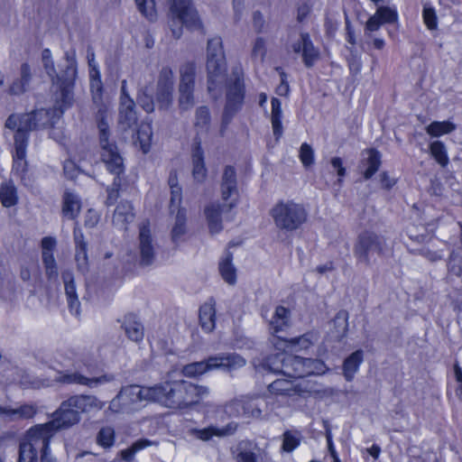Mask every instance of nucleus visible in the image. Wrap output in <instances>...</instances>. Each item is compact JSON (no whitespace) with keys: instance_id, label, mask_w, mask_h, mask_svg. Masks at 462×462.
Wrapping results in <instances>:
<instances>
[{"instance_id":"nucleus-5","label":"nucleus","mask_w":462,"mask_h":462,"mask_svg":"<svg viewBox=\"0 0 462 462\" xmlns=\"http://www.w3.org/2000/svg\"><path fill=\"white\" fill-rule=\"evenodd\" d=\"M245 359L237 354H219L215 356L209 357L207 360V362H197L187 365L182 367L181 371L174 369L169 374V379L163 383L159 384L158 386L164 387L169 385V387H171L173 384L177 383H181L183 384L192 385L199 390H203V393L199 395V398L197 402L179 408L184 409L190 405L198 403L204 396L208 394V389L179 379V376H180L181 374L188 377L198 376L213 369L236 370L243 367L245 365Z\"/></svg>"},{"instance_id":"nucleus-24","label":"nucleus","mask_w":462,"mask_h":462,"mask_svg":"<svg viewBox=\"0 0 462 462\" xmlns=\"http://www.w3.org/2000/svg\"><path fill=\"white\" fill-rule=\"evenodd\" d=\"M290 325V311L282 306L276 308L275 312L270 321V328L273 334V343L278 341L277 336L286 331Z\"/></svg>"},{"instance_id":"nucleus-36","label":"nucleus","mask_w":462,"mask_h":462,"mask_svg":"<svg viewBox=\"0 0 462 462\" xmlns=\"http://www.w3.org/2000/svg\"><path fill=\"white\" fill-rule=\"evenodd\" d=\"M171 212L174 213L176 211L175 222L171 231L172 239L175 242H178L181 239L183 235L186 233V211L184 208H180L179 207H174L173 210L171 208Z\"/></svg>"},{"instance_id":"nucleus-41","label":"nucleus","mask_w":462,"mask_h":462,"mask_svg":"<svg viewBox=\"0 0 462 462\" xmlns=\"http://www.w3.org/2000/svg\"><path fill=\"white\" fill-rule=\"evenodd\" d=\"M90 78V90L92 94L93 102L97 105L102 103L103 84L101 81L99 70H93Z\"/></svg>"},{"instance_id":"nucleus-51","label":"nucleus","mask_w":462,"mask_h":462,"mask_svg":"<svg viewBox=\"0 0 462 462\" xmlns=\"http://www.w3.org/2000/svg\"><path fill=\"white\" fill-rule=\"evenodd\" d=\"M266 51V42L263 38H257L253 45V57L262 60Z\"/></svg>"},{"instance_id":"nucleus-17","label":"nucleus","mask_w":462,"mask_h":462,"mask_svg":"<svg viewBox=\"0 0 462 462\" xmlns=\"http://www.w3.org/2000/svg\"><path fill=\"white\" fill-rule=\"evenodd\" d=\"M172 79L171 69H164L162 70L156 92V100L162 108L167 107L171 102Z\"/></svg>"},{"instance_id":"nucleus-8","label":"nucleus","mask_w":462,"mask_h":462,"mask_svg":"<svg viewBox=\"0 0 462 462\" xmlns=\"http://www.w3.org/2000/svg\"><path fill=\"white\" fill-rule=\"evenodd\" d=\"M171 14V31L175 37L181 34L180 27L197 29L200 27L197 12L193 9L189 0H170Z\"/></svg>"},{"instance_id":"nucleus-54","label":"nucleus","mask_w":462,"mask_h":462,"mask_svg":"<svg viewBox=\"0 0 462 462\" xmlns=\"http://www.w3.org/2000/svg\"><path fill=\"white\" fill-rule=\"evenodd\" d=\"M209 120V113L208 108L199 107L196 114V125L200 127L207 125Z\"/></svg>"},{"instance_id":"nucleus-62","label":"nucleus","mask_w":462,"mask_h":462,"mask_svg":"<svg viewBox=\"0 0 462 462\" xmlns=\"http://www.w3.org/2000/svg\"><path fill=\"white\" fill-rule=\"evenodd\" d=\"M327 440H328V450H329L331 456L333 457V458L335 459V462H339L335 446L333 444L331 436L329 434L327 436Z\"/></svg>"},{"instance_id":"nucleus-49","label":"nucleus","mask_w":462,"mask_h":462,"mask_svg":"<svg viewBox=\"0 0 462 462\" xmlns=\"http://www.w3.org/2000/svg\"><path fill=\"white\" fill-rule=\"evenodd\" d=\"M299 158L305 168H309L314 164V151L310 144L304 143L300 145Z\"/></svg>"},{"instance_id":"nucleus-9","label":"nucleus","mask_w":462,"mask_h":462,"mask_svg":"<svg viewBox=\"0 0 462 462\" xmlns=\"http://www.w3.org/2000/svg\"><path fill=\"white\" fill-rule=\"evenodd\" d=\"M107 124L103 120L99 123L100 144L102 148V159L107 169L116 174L123 171V159L117 152V148L107 141Z\"/></svg>"},{"instance_id":"nucleus-11","label":"nucleus","mask_w":462,"mask_h":462,"mask_svg":"<svg viewBox=\"0 0 462 462\" xmlns=\"http://www.w3.org/2000/svg\"><path fill=\"white\" fill-rule=\"evenodd\" d=\"M278 341L274 343V346L284 352H301L307 351L315 346L319 339L318 333L308 332L299 337H283L277 336Z\"/></svg>"},{"instance_id":"nucleus-34","label":"nucleus","mask_w":462,"mask_h":462,"mask_svg":"<svg viewBox=\"0 0 462 462\" xmlns=\"http://www.w3.org/2000/svg\"><path fill=\"white\" fill-rule=\"evenodd\" d=\"M152 131L149 123H143L140 125L137 133L135 144L139 146L143 153H147L152 146Z\"/></svg>"},{"instance_id":"nucleus-6","label":"nucleus","mask_w":462,"mask_h":462,"mask_svg":"<svg viewBox=\"0 0 462 462\" xmlns=\"http://www.w3.org/2000/svg\"><path fill=\"white\" fill-rule=\"evenodd\" d=\"M269 214L277 228L289 232L300 228L308 220L305 207L292 199L277 201Z\"/></svg>"},{"instance_id":"nucleus-2","label":"nucleus","mask_w":462,"mask_h":462,"mask_svg":"<svg viewBox=\"0 0 462 462\" xmlns=\"http://www.w3.org/2000/svg\"><path fill=\"white\" fill-rule=\"evenodd\" d=\"M104 403L95 396H73L63 402L51 420L29 429L20 442L18 462H55L50 440L61 429L77 424L81 413L100 411Z\"/></svg>"},{"instance_id":"nucleus-55","label":"nucleus","mask_w":462,"mask_h":462,"mask_svg":"<svg viewBox=\"0 0 462 462\" xmlns=\"http://www.w3.org/2000/svg\"><path fill=\"white\" fill-rule=\"evenodd\" d=\"M379 178L381 185L384 189H391L396 183V179L387 172H382Z\"/></svg>"},{"instance_id":"nucleus-23","label":"nucleus","mask_w":462,"mask_h":462,"mask_svg":"<svg viewBox=\"0 0 462 462\" xmlns=\"http://www.w3.org/2000/svg\"><path fill=\"white\" fill-rule=\"evenodd\" d=\"M218 273L222 280L228 285L234 286L237 282V269L233 263V255L226 252L218 262Z\"/></svg>"},{"instance_id":"nucleus-47","label":"nucleus","mask_w":462,"mask_h":462,"mask_svg":"<svg viewBox=\"0 0 462 462\" xmlns=\"http://www.w3.org/2000/svg\"><path fill=\"white\" fill-rule=\"evenodd\" d=\"M169 185L171 191V208L173 209L174 207H179L181 202V189L178 185L176 174L171 173L169 178Z\"/></svg>"},{"instance_id":"nucleus-1","label":"nucleus","mask_w":462,"mask_h":462,"mask_svg":"<svg viewBox=\"0 0 462 462\" xmlns=\"http://www.w3.org/2000/svg\"><path fill=\"white\" fill-rule=\"evenodd\" d=\"M42 60L43 67L52 80L53 85L60 90V100L57 99V105L51 112L41 109L31 114H13L6 122L5 127L14 132V151L13 153V171L22 180L27 171L26 146L28 140V132L32 129H38L50 124L53 130L51 133L52 138L60 140V133L62 124L60 122V116L65 108L71 105L72 95L71 88L77 76V63L73 54H67L64 63L59 66V72L54 68L52 55L50 50L45 49L42 52Z\"/></svg>"},{"instance_id":"nucleus-3","label":"nucleus","mask_w":462,"mask_h":462,"mask_svg":"<svg viewBox=\"0 0 462 462\" xmlns=\"http://www.w3.org/2000/svg\"><path fill=\"white\" fill-rule=\"evenodd\" d=\"M202 393L203 390L181 383L171 387L131 385L122 389L111 401L109 410L114 413L131 412L137 410L143 401L156 402L168 408H180L197 402Z\"/></svg>"},{"instance_id":"nucleus-45","label":"nucleus","mask_w":462,"mask_h":462,"mask_svg":"<svg viewBox=\"0 0 462 462\" xmlns=\"http://www.w3.org/2000/svg\"><path fill=\"white\" fill-rule=\"evenodd\" d=\"M300 439V434L298 431H285L282 438V450L285 452L293 451L299 447Z\"/></svg>"},{"instance_id":"nucleus-18","label":"nucleus","mask_w":462,"mask_h":462,"mask_svg":"<svg viewBox=\"0 0 462 462\" xmlns=\"http://www.w3.org/2000/svg\"><path fill=\"white\" fill-rule=\"evenodd\" d=\"M228 211L226 208H224L218 203H211L205 207L204 215L210 234L217 235L222 231V213Z\"/></svg>"},{"instance_id":"nucleus-4","label":"nucleus","mask_w":462,"mask_h":462,"mask_svg":"<svg viewBox=\"0 0 462 462\" xmlns=\"http://www.w3.org/2000/svg\"><path fill=\"white\" fill-rule=\"evenodd\" d=\"M266 365L270 371L281 374L280 378L269 384L270 393L288 396L313 393L314 384L299 379L323 374L328 370L327 365L319 359H305L286 353L270 358Z\"/></svg>"},{"instance_id":"nucleus-58","label":"nucleus","mask_w":462,"mask_h":462,"mask_svg":"<svg viewBox=\"0 0 462 462\" xmlns=\"http://www.w3.org/2000/svg\"><path fill=\"white\" fill-rule=\"evenodd\" d=\"M372 241L370 236H363L360 238L358 245H356V251L361 253H365L368 249V245Z\"/></svg>"},{"instance_id":"nucleus-59","label":"nucleus","mask_w":462,"mask_h":462,"mask_svg":"<svg viewBox=\"0 0 462 462\" xmlns=\"http://www.w3.org/2000/svg\"><path fill=\"white\" fill-rule=\"evenodd\" d=\"M152 443L150 441V440H147V439H140V440H137L136 442H134L133 445H132V448L134 450V452H138L149 446H151Z\"/></svg>"},{"instance_id":"nucleus-56","label":"nucleus","mask_w":462,"mask_h":462,"mask_svg":"<svg viewBox=\"0 0 462 462\" xmlns=\"http://www.w3.org/2000/svg\"><path fill=\"white\" fill-rule=\"evenodd\" d=\"M99 221V214L93 209H89L85 217V225L87 226L92 227L96 226Z\"/></svg>"},{"instance_id":"nucleus-20","label":"nucleus","mask_w":462,"mask_h":462,"mask_svg":"<svg viewBox=\"0 0 462 462\" xmlns=\"http://www.w3.org/2000/svg\"><path fill=\"white\" fill-rule=\"evenodd\" d=\"M154 247L151 236L150 227L143 225L140 228L139 235V255L140 263L143 265H149L154 259Z\"/></svg>"},{"instance_id":"nucleus-28","label":"nucleus","mask_w":462,"mask_h":462,"mask_svg":"<svg viewBox=\"0 0 462 462\" xmlns=\"http://www.w3.org/2000/svg\"><path fill=\"white\" fill-rule=\"evenodd\" d=\"M236 426L233 423H229L225 427L209 426L201 430H193V435L203 441L209 440L214 437H225L233 433L236 430Z\"/></svg>"},{"instance_id":"nucleus-25","label":"nucleus","mask_w":462,"mask_h":462,"mask_svg":"<svg viewBox=\"0 0 462 462\" xmlns=\"http://www.w3.org/2000/svg\"><path fill=\"white\" fill-rule=\"evenodd\" d=\"M381 164V155L374 149H367L362 152L361 170L365 179L371 178Z\"/></svg>"},{"instance_id":"nucleus-22","label":"nucleus","mask_w":462,"mask_h":462,"mask_svg":"<svg viewBox=\"0 0 462 462\" xmlns=\"http://www.w3.org/2000/svg\"><path fill=\"white\" fill-rule=\"evenodd\" d=\"M56 245V239L51 236H45L42 240V261L49 277L57 275V265L53 255Z\"/></svg>"},{"instance_id":"nucleus-43","label":"nucleus","mask_w":462,"mask_h":462,"mask_svg":"<svg viewBox=\"0 0 462 462\" xmlns=\"http://www.w3.org/2000/svg\"><path fill=\"white\" fill-rule=\"evenodd\" d=\"M430 151L432 157L439 163L441 166H446L448 163V157L447 153L446 147L443 143L439 141L432 142L430 144Z\"/></svg>"},{"instance_id":"nucleus-7","label":"nucleus","mask_w":462,"mask_h":462,"mask_svg":"<svg viewBox=\"0 0 462 462\" xmlns=\"http://www.w3.org/2000/svg\"><path fill=\"white\" fill-rule=\"evenodd\" d=\"M207 70L208 90L226 82V62L220 38H213L208 43Z\"/></svg>"},{"instance_id":"nucleus-32","label":"nucleus","mask_w":462,"mask_h":462,"mask_svg":"<svg viewBox=\"0 0 462 462\" xmlns=\"http://www.w3.org/2000/svg\"><path fill=\"white\" fill-rule=\"evenodd\" d=\"M37 409L34 405L25 404L15 409L0 408V417L15 419H29L34 416Z\"/></svg>"},{"instance_id":"nucleus-29","label":"nucleus","mask_w":462,"mask_h":462,"mask_svg":"<svg viewBox=\"0 0 462 462\" xmlns=\"http://www.w3.org/2000/svg\"><path fill=\"white\" fill-rule=\"evenodd\" d=\"M364 360V351L356 350L348 356L343 363V375L346 381H352Z\"/></svg>"},{"instance_id":"nucleus-37","label":"nucleus","mask_w":462,"mask_h":462,"mask_svg":"<svg viewBox=\"0 0 462 462\" xmlns=\"http://www.w3.org/2000/svg\"><path fill=\"white\" fill-rule=\"evenodd\" d=\"M74 240L76 244V261L79 268L84 271L88 265V255L86 244L83 241V236L79 229H74Z\"/></svg>"},{"instance_id":"nucleus-60","label":"nucleus","mask_w":462,"mask_h":462,"mask_svg":"<svg viewBox=\"0 0 462 462\" xmlns=\"http://www.w3.org/2000/svg\"><path fill=\"white\" fill-rule=\"evenodd\" d=\"M253 346L254 343L248 338L240 339L235 343V346L239 349H251Z\"/></svg>"},{"instance_id":"nucleus-42","label":"nucleus","mask_w":462,"mask_h":462,"mask_svg":"<svg viewBox=\"0 0 462 462\" xmlns=\"http://www.w3.org/2000/svg\"><path fill=\"white\" fill-rule=\"evenodd\" d=\"M79 164H77L76 158L68 159L64 162L63 170L65 175L69 179L77 178L81 171H85V160H79Z\"/></svg>"},{"instance_id":"nucleus-39","label":"nucleus","mask_w":462,"mask_h":462,"mask_svg":"<svg viewBox=\"0 0 462 462\" xmlns=\"http://www.w3.org/2000/svg\"><path fill=\"white\" fill-rule=\"evenodd\" d=\"M124 328L126 336L129 339L138 342L143 338V325L135 320L132 316L126 317L124 322Z\"/></svg>"},{"instance_id":"nucleus-27","label":"nucleus","mask_w":462,"mask_h":462,"mask_svg":"<svg viewBox=\"0 0 462 462\" xmlns=\"http://www.w3.org/2000/svg\"><path fill=\"white\" fill-rule=\"evenodd\" d=\"M81 210V200L73 191L67 190L63 195L62 216L68 219H75Z\"/></svg>"},{"instance_id":"nucleus-40","label":"nucleus","mask_w":462,"mask_h":462,"mask_svg":"<svg viewBox=\"0 0 462 462\" xmlns=\"http://www.w3.org/2000/svg\"><path fill=\"white\" fill-rule=\"evenodd\" d=\"M281 102L277 98L272 99V125L273 134L276 139H279L282 134V107Z\"/></svg>"},{"instance_id":"nucleus-13","label":"nucleus","mask_w":462,"mask_h":462,"mask_svg":"<svg viewBox=\"0 0 462 462\" xmlns=\"http://www.w3.org/2000/svg\"><path fill=\"white\" fill-rule=\"evenodd\" d=\"M348 315L346 311H339L334 319L329 323L328 339L323 342L321 346H317V356L322 357L328 353V347L330 346V341H340L344 338L348 328Z\"/></svg>"},{"instance_id":"nucleus-52","label":"nucleus","mask_w":462,"mask_h":462,"mask_svg":"<svg viewBox=\"0 0 462 462\" xmlns=\"http://www.w3.org/2000/svg\"><path fill=\"white\" fill-rule=\"evenodd\" d=\"M330 164L338 176V182H341L342 178H344L346 175V169L343 166V160L339 157H333L330 160Z\"/></svg>"},{"instance_id":"nucleus-16","label":"nucleus","mask_w":462,"mask_h":462,"mask_svg":"<svg viewBox=\"0 0 462 462\" xmlns=\"http://www.w3.org/2000/svg\"><path fill=\"white\" fill-rule=\"evenodd\" d=\"M126 82L122 83V96L120 102L119 126L126 131L136 122V115L134 110V103L125 92Z\"/></svg>"},{"instance_id":"nucleus-48","label":"nucleus","mask_w":462,"mask_h":462,"mask_svg":"<svg viewBox=\"0 0 462 462\" xmlns=\"http://www.w3.org/2000/svg\"><path fill=\"white\" fill-rule=\"evenodd\" d=\"M138 10L147 19L152 21L156 18L157 13L153 0H135Z\"/></svg>"},{"instance_id":"nucleus-53","label":"nucleus","mask_w":462,"mask_h":462,"mask_svg":"<svg viewBox=\"0 0 462 462\" xmlns=\"http://www.w3.org/2000/svg\"><path fill=\"white\" fill-rule=\"evenodd\" d=\"M236 462H256L254 454L246 449L239 447V452L236 456Z\"/></svg>"},{"instance_id":"nucleus-21","label":"nucleus","mask_w":462,"mask_h":462,"mask_svg":"<svg viewBox=\"0 0 462 462\" xmlns=\"http://www.w3.org/2000/svg\"><path fill=\"white\" fill-rule=\"evenodd\" d=\"M292 51L295 53H301L306 66H311L319 57L318 51L314 48L308 34H301L300 38L292 43Z\"/></svg>"},{"instance_id":"nucleus-26","label":"nucleus","mask_w":462,"mask_h":462,"mask_svg":"<svg viewBox=\"0 0 462 462\" xmlns=\"http://www.w3.org/2000/svg\"><path fill=\"white\" fill-rule=\"evenodd\" d=\"M199 319L201 328L205 332H211L216 327V307L213 300L203 303L199 310Z\"/></svg>"},{"instance_id":"nucleus-15","label":"nucleus","mask_w":462,"mask_h":462,"mask_svg":"<svg viewBox=\"0 0 462 462\" xmlns=\"http://www.w3.org/2000/svg\"><path fill=\"white\" fill-rule=\"evenodd\" d=\"M193 78L194 67L191 64L184 66L180 70V106L188 109L193 105Z\"/></svg>"},{"instance_id":"nucleus-12","label":"nucleus","mask_w":462,"mask_h":462,"mask_svg":"<svg viewBox=\"0 0 462 462\" xmlns=\"http://www.w3.org/2000/svg\"><path fill=\"white\" fill-rule=\"evenodd\" d=\"M221 197L224 201L222 206L228 210H232L239 203L240 193L236 184V171L232 167L225 169L221 184Z\"/></svg>"},{"instance_id":"nucleus-31","label":"nucleus","mask_w":462,"mask_h":462,"mask_svg":"<svg viewBox=\"0 0 462 462\" xmlns=\"http://www.w3.org/2000/svg\"><path fill=\"white\" fill-rule=\"evenodd\" d=\"M192 176L196 182L202 183L207 177V169L203 160V152L199 146L192 152Z\"/></svg>"},{"instance_id":"nucleus-38","label":"nucleus","mask_w":462,"mask_h":462,"mask_svg":"<svg viewBox=\"0 0 462 462\" xmlns=\"http://www.w3.org/2000/svg\"><path fill=\"white\" fill-rule=\"evenodd\" d=\"M456 130V125L450 121H434L426 127V132L432 137H439Z\"/></svg>"},{"instance_id":"nucleus-14","label":"nucleus","mask_w":462,"mask_h":462,"mask_svg":"<svg viewBox=\"0 0 462 462\" xmlns=\"http://www.w3.org/2000/svg\"><path fill=\"white\" fill-rule=\"evenodd\" d=\"M112 381L113 377L110 375L88 378L77 373L63 374L61 372H57L51 380H48L47 382L42 383L41 385L50 386L51 385L52 382H62L69 383H79L88 385L89 387H96L101 384L111 383ZM38 386H40V384Z\"/></svg>"},{"instance_id":"nucleus-33","label":"nucleus","mask_w":462,"mask_h":462,"mask_svg":"<svg viewBox=\"0 0 462 462\" xmlns=\"http://www.w3.org/2000/svg\"><path fill=\"white\" fill-rule=\"evenodd\" d=\"M134 218L133 207L128 202H122L116 207L114 214L113 222L119 227H124L126 224L132 222Z\"/></svg>"},{"instance_id":"nucleus-61","label":"nucleus","mask_w":462,"mask_h":462,"mask_svg":"<svg viewBox=\"0 0 462 462\" xmlns=\"http://www.w3.org/2000/svg\"><path fill=\"white\" fill-rule=\"evenodd\" d=\"M134 454H135V452L132 448V447L121 451L122 459L126 462L132 461Z\"/></svg>"},{"instance_id":"nucleus-19","label":"nucleus","mask_w":462,"mask_h":462,"mask_svg":"<svg viewBox=\"0 0 462 462\" xmlns=\"http://www.w3.org/2000/svg\"><path fill=\"white\" fill-rule=\"evenodd\" d=\"M244 98L243 84L239 78H236L234 85L227 92V100L224 112V121H227L241 106Z\"/></svg>"},{"instance_id":"nucleus-35","label":"nucleus","mask_w":462,"mask_h":462,"mask_svg":"<svg viewBox=\"0 0 462 462\" xmlns=\"http://www.w3.org/2000/svg\"><path fill=\"white\" fill-rule=\"evenodd\" d=\"M63 280L65 283V292L68 298L69 307L70 311L78 315L79 313V301L78 300V295L76 292V286L69 273H66L63 275Z\"/></svg>"},{"instance_id":"nucleus-44","label":"nucleus","mask_w":462,"mask_h":462,"mask_svg":"<svg viewBox=\"0 0 462 462\" xmlns=\"http://www.w3.org/2000/svg\"><path fill=\"white\" fill-rule=\"evenodd\" d=\"M97 442L104 448H111L115 442V430L110 426L101 428L97 436Z\"/></svg>"},{"instance_id":"nucleus-50","label":"nucleus","mask_w":462,"mask_h":462,"mask_svg":"<svg viewBox=\"0 0 462 462\" xmlns=\"http://www.w3.org/2000/svg\"><path fill=\"white\" fill-rule=\"evenodd\" d=\"M422 18L426 27L429 30H435L438 27L436 12L432 7L424 6Z\"/></svg>"},{"instance_id":"nucleus-30","label":"nucleus","mask_w":462,"mask_h":462,"mask_svg":"<svg viewBox=\"0 0 462 462\" xmlns=\"http://www.w3.org/2000/svg\"><path fill=\"white\" fill-rule=\"evenodd\" d=\"M19 200L15 185L11 180L0 184V202L4 208L14 207Z\"/></svg>"},{"instance_id":"nucleus-46","label":"nucleus","mask_w":462,"mask_h":462,"mask_svg":"<svg viewBox=\"0 0 462 462\" xmlns=\"http://www.w3.org/2000/svg\"><path fill=\"white\" fill-rule=\"evenodd\" d=\"M153 88L147 87L142 89L138 96L140 106L147 112L151 113L154 110V101L152 98Z\"/></svg>"},{"instance_id":"nucleus-57","label":"nucleus","mask_w":462,"mask_h":462,"mask_svg":"<svg viewBox=\"0 0 462 462\" xmlns=\"http://www.w3.org/2000/svg\"><path fill=\"white\" fill-rule=\"evenodd\" d=\"M454 373L456 380L458 383L456 394L459 399H462V369L458 365H455Z\"/></svg>"},{"instance_id":"nucleus-64","label":"nucleus","mask_w":462,"mask_h":462,"mask_svg":"<svg viewBox=\"0 0 462 462\" xmlns=\"http://www.w3.org/2000/svg\"><path fill=\"white\" fill-rule=\"evenodd\" d=\"M372 43L376 50H383L385 46V41L381 37H374Z\"/></svg>"},{"instance_id":"nucleus-63","label":"nucleus","mask_w":462,"mask_h":462,"mask_svg":"<svg viewBox=\"0 0 462 462\" xmlns=\"http://www.w3.org/2000/svg\"><path fill=\"white\" fill-rule=\"evenodd\" d=\"M24 89V85L23 83H14L10 88H9V93L11 94H19L21 92H23Z\"/></svg>"},{"instance_id":"nucleus-10","label":"nucleus","mask_w":462,"mask_h":462,"mask_svg":"<svg viewBox=\"0 0 462 462\" xmlns=\"http://www.w3.org/2000/svg\"><path fill=\"white\" fill-rule=\"evenodd\" d=\"M399 21V14L394 5H380L365 23V34L370 36L384 24H393Z\"/></svg>"}]
</instances>
